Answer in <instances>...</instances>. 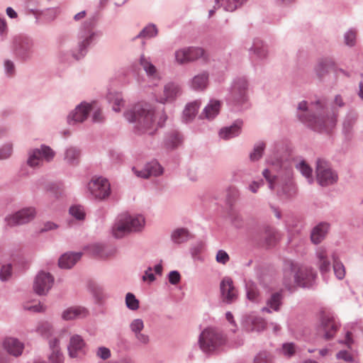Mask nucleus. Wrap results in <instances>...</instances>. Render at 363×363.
<instances>
[{
    "instance_id": "c03bdc74",
    "label": "nucleus",
    "mask_w": 363,
    "mask_h": 363,
    "mask_svg": "<svg viewBox=\"0 0 363 363\" xmlns=\"http://www.w3.org/2000/svg\"><path fill=\"white\" fill-rule=\"evenodd\" d=\"M240 193L235 186H229L226 190V202L228 205L233 206L239 199Z\"/></svg>"
},
{
    "instance_id": "1a4fd4ad",
    "label": "nucleus",
    "mask_w": 363,
    "mask_h": 363,
    "mask_svg": "<svg viewBox=\"0 0 363 363\" xmlns=\"http://www.w3.org/2000/svg\"><path fill=\"white\" fill-rule=\"evenodd\" d=\"M315 174L317 182L321 186L333 185L338 180V175L330 163L321 158L316 160Z\"/></svg>"
},
{
    "instance_id": "338daca9",
    "label": "nucleus",
    "mask_w": 363,
    "mask_h": 363,
    "mask_svg": "<svg viewBox=\"0 0 363 363\" xmlns=\"http://www.w3.org/2000/svg\"><path fill=\"white\" fill-rule=\"evenodd\" d=\"M216 259L217 262L225 264L229 261L230 257L225 250H220L217 252Z\"/></svg>"
},
{
    "instance_id": "b1692460",
    "label": "nucleus",
    "mask_w": 363,
    "mask_h": 363,
    "mask_svg": "<svg viewBox=\"0 0 363 363\" xmlns=\"http://www.w3.org/2000/svg\"><path fill=\"white\" fill-rule=\"evenodd\" d=\"M209 74L203 71L195 75L189 82L190 87L195 91H203L208 84Z\"/></svg>"
},
{
    "instance_id": "423d86ee",
    "label": "nucleus",
    "mask_w": 363,
    "mask_h": 363,
    "mask_svg": "<svg viewBox=\"0 0 363 363\" xmlns=\"http://www.w3.org/2000/svg\"><path fill=\"white\" fill-rule=\"evenodd\" d=\"M145 224V220L142 215L122 213L113 226V235L116 238H121L128 233L141 231Z\"/></svg>"
},
{
    "instance_id": "69168bd1",
    "label": "nucleus",
    "mask_w": 363,
    "mask_h": 363,
    "mask_svg": "<svg viewBox=\"0 0 363 363\" xmlns=\"http://www.w3.org/2000/svg\"><path fill=\"white\" fill-rule=\"evenodd\" d=\"M26 9L28 11V13L33 14L36 21H38L40 18H41V11L38 10L34 6H30V1H25V5H24Z\"/></svg>"
},
{
    "instance_id": "72a5a7b5",
    "label": "nucleus",
    "mask_w": 363,
    "mask_h": 363,
    "mask_svg": "<svg viewBox=\"0 0 363 363\" xmlns=\"http://www.w3.org/2000/svg\"><path fill=\"white\" fill-rule=\"evenodd\" d=\"M81 157V150L74 146L66 148L65 151L64 160L70 165H76L79 163Z\"/></svg>"
},
{
    "instance_id": "39448f33",
    "label": "nucleus",
    "mask_w": 363,
    "mask_h": 363,
    "mask_svg": "<svg viewBox=\"0 0 363 363\" xmlns=\"http://www.w3.org/2000/svg\"><path fill=\"white\" fill-rule=\"evenodd\" d=\"M96 18L93 16L88 18L82 24L77 34V46L72 51V55L76 60H79L85 56L89 48L101 35V32L95 30Z\"/></svg>"
},
{
    "instance_id": "9b49d317",
    "label": "nucleus",
    "mask_w": 363,
    "mask_h": 363,
    "mask_svg": "<svg viewBox=\"0 0 363 363\" xmlns=\"http://www.w3.org/2000/svg\"><path fill=\"white\" fill-rule=\"evenodd\" d=\"M88 189L92 196L97 200H104L111 194V184L102 177H94L88 184Z\"/></svg>"
},
{
    "instance_id": "bf43d9fd",
    "label": "nucleus",
    "mask_w": 363,
    "mask_h": 363,
    "mask_svg": "<svg viewBox=\"0 0 363 363\" xmlns=\"http://www.w3.org/2000/svg\"><path fill=\"white\" fill-rule=\"evenodd\" d=\"M282 354L289 358L291 357L296 352V346L293 342H286L282 345L281 347Z\"/></svg>"
},
{
    "instance_id": "6ab92c4d",
    "label": "nucleus",
    "mask_w": 363,
    "mask_h": 363,
    "mask_svg": "<svg viewBox=\"0 0 363 363\" xmlns=\"http://www.w3.org/2000/svg\"><path fill=\"white\" fill-rule=\"evenodd\" d=\"M182 94L181 86L174 82H169L164 86L163 94L158 101L161 104L173 102Z\"/></svg>"
},
{
    "instance_id": "052dcab7",
    "label": "nucleus",
    "mask_w": 363,
    "mask_h": 363,
    "mask_svg": "<svg viewBox=\"0 0 363 363\" xmlns=\"http://www.w3.org/2000/svg\"><path fill=\"white\" fill-rule=\"evenodd\" d=\"M144 328L143 320L140 318H136L131 321L130 323V329L134 335L142 332Z\"/></svg>"
},
{
    "instance_id": "f03ea898",
    "label": "nucleus",
    "mask_w": 363,
    "mask_h": 363,
    "mask_svg": "<svg viewBox=\"0 0 363 363\" xmlns=\"http://www.w3.org/2000/svg\"><path fill=\"white\" fill-rule=\"evenodd\" d=\"M125 118L134 124L138 134H154L164 126L167 116L164 110H157L147 103L138 104L124 113Z\"/></svg>"
},
{
    "instance_id": "de8ad7c7",
    "label": "nucleus",
    "mask_w": 363,
    "mask_h": 363,
    "mask_svg": "<svg viewBox=\"0 0 363 363\" xmlns=\"http://www.w3.org/2000/svg\"><path fill=\"white\" fill-rule=\"evenodd\" d=\"M158 30L155 24H149L145 26L137 35V38H150L157 35Z\"/></svg>"
},
{
    "instance_id": "dca6fc26",
    "label": "nucleus",
    "mask_w": 363,
    "mask_h": 363,
    "mask_svg": "<svg viewBox=\"0 0 363 363\" xmlns=\"http://www.w3.org/2000/svg\"><path fill=\"white\" fill-rule=\"evenodd\" d=\"M132 171L138 178L148 179L150 177L160 176L162 174L163 169L157 161H152L140 168L133 167Z\"/></svg>"
},
{
    "instance_id": "c85d7f7f",
    "label": "nucleus",
    "mask_w": 363,
    "mask_h": 363,
    "mask_svg": "<svg viewBox=\"0 0 363 363\" xmlns=\"http://www.w3.org/2000/svg\"><path fill=\"white\" fill-rule=\"evenodd\" d=\"M330 228V225L328 223H320L315 226L311 233V242L318 245L322 242L325 238Z\"/></svg>"
},
{
    "instance_id": "37998d69",
    "label": "nucleus",
    "mask_w": 363,
    "mask_h": 363,
    "mask_svg": "<svg viewBox=\"0 0 363 363\" xmlns=\"http://www.w3.org/2000/svg\"><path fill=\"white\" fill-rule=\"evenodd\" d=\"M35 331L41 336L48 338L52 333V326L48 321H41L38 323Z\"/></svg>"
},
{
    "instance_id": "9d476101",
    "label": "nucleus",
    "mask_w": 363,
    "mask_h": 363,
    "mask_svg": "<svg viewBox=\"0 0 363 363\" xmlns=\"http://www.w3.org/2000/svg\"><path fill=\"white\" fill-rule=\"evenodd\" d=\"M55 155V152L50 147L41 145L39 148L30 149L28 152L27 164L32 168L43 166V162H51Z\"/></svg>"
},
{
    "instance_id": "6e6552de",
    "label": "nucleus",
    "mask_w": 363,
    "mask_h": 363,
    "mask_svg": "<svg viewBox=\"0 0 363 363\" xmlns=\"http://www.w3.org/2000/svg\"><path fill=\"white\" fill-rule=\"evenodd\" d=\"M249 83L245 77H235L229 90L226 99L228 104L232 108L239 110L247 100Z\"/></svg>"
},
{
    "instance_id": "0eeeda50",
    "label": "nucleus",
    "mask_w": 363,
    "mask_h": 363,
    "mask_svg": "<svg viewBox=\"0 0 363 363\" xmlns=\"http://www.w3.org/2000/svg\"><path fill=\"white\" fill-rule=\"evenodd\" d=\"M225 335L213 328L204 329L199 337L198 343L200 349L206 354L219 350L226 344Z\"/></svg>"
},
{
    "instance_id": "aec40b11",
    "label": "nucleus",
    "mask_w": 363,
    "mask_h": 363,
    "mask_svg": "<svg viewBox=\"0 0 363 363\" xmlns=\"http://www.w3.org/2000/svg\"><path fill=\"white\" fill-rule=\"evenodd\" d=\"M69 355L71 358L79 357L85 354V342L79 335H74L70 337L67 347Z\"/></svg>"
},
{
    "instance_id": "8fccbe9b",
    "label": "nucleus",
    "mask_w": 363,
    "mask_h": 363,
    "mask_svg": "<svg viewBox=\"0 0 363 363\" xmlns=\"http://www.w3.org/2000/svg\"><path fill=\"white\" fill-rule=\"evenodd\" d=\"M13 145L12 143L8 142L0 147V160H7L11 157L13 153Z\"/></svg>"
},
{
    "instance_id": "a878e982",
    "label": "nucleus",
    "mask_w": 363,
    "mask_h": 363,
    "mask_svg": "<svg viewBox=\"0 0 363 363\" xmlns=\"http://www.w3.org/2000/svg\"><path fill=\"white\" fill-rule=\"evenodd\" d=\"M140 64L143 68L150 79L159 82L160 77L156 67L151 62L149 57L142 55L140 58Z\"/></svg>"
},
{
    "instance_id": "a211bd4d",
    "label": "nucleus",
    "mask_w": 363,
    "mask_h": 363,
    "mask_svg": "<svg viewBox=\"0 0 363 363\" xmlns=\"http://www.w3.org/2000/svg\"><path fill=\"white\" fill-rule=\"evenodd\" d=\"M320 330L323 331V337L328 340L335 336L336 332L340 328L339 323L333 317L323 315L320 320Z\"/></svg>"
},
{
    "instance_id": "412c9836",
    "label": "nucleus",
    "mask_w": 363,
    "mask_h": 363,
    "mask_svg": "<svg viewBox=\"0 0 363 363\" xmlns=\"http://www.w3.org/2000/svg\"><path fill=\"white\" fill-rule=\"evenodd\" d=\"M89 313L88 309L84 306H72L62 311L61 318L64 320H72L74 319L84 318Z\"/></svg>"
},
{
    "instance_id": "58836bf2",
    "label": "nucleus",
    "mask_w": 363,
    "mask_h": 363,
    "mask_svg": "<svg viewBox=\"0 0 363 363\" xmlns=\"http://www.w3.org/2000/svg\"><path fill=\"white\" fill-rule=\"evenodd\" d=\"M357 119V115L354 113L350 112L346 115L342 123V132L346 136L351 133Z\"/></svg>"
},
{
    "instance_id": "4be33fe9",
    "label": "nucleus",
    "mask_w": 363,
    "mask_h": 363,
    "mask_svg": "<svg viewBox=\"0 0 363 363\" xmlns=\"http://www.w3.org/2000/svg\"><path fill=\"white\" fill-rule=\"evenodd\" d=\"M243 324L246 330L249 331L261 332L266 328L265 320L262 318L253 314L246 316Z\"/></svg>"
},
{
    "instance_id": "603ef678",
    "label": "nucleus",
    "mask_w": 363,
    "mask_h": 363,
    "mask_svg": "<svg viewBox=\"0 0 363 363\" xmlns=\"http://www.w3.org/2000/svg\"><path fill=\"white\" fill-rule=\"evenodd\" d=\"M175 62L180 65L189 63L187 50L186 48L179 49L174 52Z\"/></svg>"
},
{
    "instance_id": "f704fd0d",
    "label": "nucleus",
    "mask_w": 363,
    "mask_h": 363,
    "mask_svg": "<svg viewBox=\"0 0 363 363\" xmlns=\"http://www.w3.org/2000/svg\"><path fill=\"white\" fill-rule=\"evenodd\" d=\"M333 62L330 59H322L315 65L314 70L318 77L322 79L329 72V69L333 66Z\"/></svg>"
},
{
    "instance_id": "f3484780",
    "label": "nucleus",
    "mask_w": 363,
    "mask_h": 363,
    "mask_svg": "<svg viewBox=\"0 0 363 363\" xmlns=\"http://www.w3.org/2000/svg\"><path fill=\"white\" fill-rule=\"evenodd\" d=\"M91 104L82 102L68 115L67 122L69 125L84 122L91 113Z\"/></svg>"
},
{
    "instance_id": "f8f14e48",
    "label": "nucleus",
    "mask_w": 363,
    "mask_h": 363,
    "mask_svg": "<svg viewBox=\"0 0 363 363\" xmlns=\"http://www.w3.org/2000/svg\"><path fill=\"white\" fill-rule=\"evenodd\" d=\"M220 299L225 304H232L238 298V291L230 277H224L219 285Z\"/></svg>"
},
{
    "instance_id": "e2e57ef3",
    "label": "nucleus",
    "mask_w": 363,
    "mask_h": 363,
    "mask_svg": "<svg viewBox=\"0 0 363 363\" xmlns=\"http://www.w3.org/2000/svg\"><path fill=\"white\" fill-rule=\"evenodd\" d=\"M356 30L350 29L344 35L345 43L348 46H353L355 44L356 40Z\"/></svg>"
},
{
    "instance_id": "4c0bfd02",
    "label": "nucleus",
    "mask_w": 363,
    "mask_h": 363,
    "mask_svg": "<svg viewBox=\"0 0 363 363\" xmlns=\"http://www.w3.org/2000/svg\"><path fill=\"white\" fill-rule=\"evenodd\" d=\"M106 98L108 103L113 105L112 109L116 112H119L121 107L124 106V101L121 93L109 91Z\"/></svg>"
},
{
    "instance_id": "4468645a",
    "label": "nucleus",
    "mask_w": 363,
    "mask_h": 363,
    "mask_svg": "<svg viewBox=\"0 0 363 363\" xmlns=\"http://www.w3.org/2000/svg\"><path fill=\"white\" fill-rule=\"evenodd\" d=\"M53 276L45 271H40L33 281V290L39 296H45L48 294L54 284Z\"/></svg>"
},
{
    "instance_id": "09e8293b",
    "label": "nucleus",
    "mask_w": 363,
    "mask_h": 363,
    "mask_svg": "<svg viewBox=\"0 0 363 363\" xmlns=\"http://www.w3.org/2000/svg\"><path fill=\"white\" fill-rule=\"evenodd\" d=\"M59 13L58 8H48L41 11V18L48 22L54 21Z\"/></svg>"
},
{
    "instance_id": "13d9d810",
    "label": "nucleus",
    "mask_w": 363,
    "mask_h": 363,
    "mask_svg": "<svg viewBox=\"0 0 363 363\" xmlns=\"http://www.w3.org/2000/svg\"><path fill=\"white\" fill-rule=\"evenodd\" d=\"M247 298L253 302H257L259 301L258 290L253 284L247 285Z\"/></svg>"
},
{
    "instance_id": "680f3d73",
    "label": "nucleus",
    "mask_w": 363,
    "mask_h": 363,
    "mask_svg": "<svg viewBox=\"0 0 363 363\" xmlns=\"http://www.w3.org/2000/svg\"><path fill=\"white\" fill-rule=\"evenodd\" d=\"M12 274V266L11 264L3 265L0 270V279L2 281L9 280Z\"/></svg>"
},
{
    "instance_id": "4d7b16f0",
    "label": "nucleus",
    "mask_w": 363,
    "mask_h": 363,
    "mask_svg": "<svg viewBox=\"0 0 363 363\" xmlns=\"http://www.w3.org/2000/svg\"><path fill=\"white\" fill-rule=\"evenodd\" d=\"M247 0H225L223 4V9L226 11H233L238 6H241L244 2Z\"/></svg>"
},
{
    "instance_id": "cd10ccee",
    "label": "nucleus",
    "mask_w": 363,
    "mask_h": 363,
    "mask_svg": "<svg viewBox=\"0 0 363 363\" xmlns=\"http://www.w3.org/2000/svg\"><path fill=\"white\" fill-rule=\"evenodd\" d=\"M82 252H66L59 259L58 264L60 268H72L82 257Z\"/></svg>"
},
{
    "instance_id": "ddd939ff",
    "label": "nucleus",
    "mask_w": 363,
    "mask_h": 363,
    "mask_svg": "<svg viewBox=\"0 0 363 363\" xmlns=\"http://www.w3.org/2000/svg\"><path fill=\"white\" fill-rule=\"evenodd\" d=\"M35 214L36 211L34 208H24L15 213L6 216L4 220L6 225L10 227L23 225L31 221L35 218Z\"/></svg>"
},
{
    "instance_id": "ea45409f",
    "label": "nucleus",
    "mask_w": 363,
    "mask_h": 363,
    "mask_svg": "<svg viewBox=\"0 0 363 363\" xmlns=\"http://www.w3.org/2000/svg\"><path fill=\"white\" fill-rule=\"evenodd\" d=\"M189 237V230L183 228L175 229L171 234V239L172 242L176 244H181L187 241Z\"/></svg>"
},
{
    "instance_id": "6e6d98bb",
    "label": "nucleus",
    "mask_w": 363,
    "mask_h": 363,
    "mask_svg": "<svg viewBox=\"0 0 363 363\" xmlns=\"http://www.w3.org/2000/svg\"><path fill=\"white\" fill-rule=\"evenodd\" d=\"M333 270L335 277L342 280L345 276V269L344 264L339 261L335 260L333 263Z\"/></svg>"
},
{
    "instance_id": "5fc2aeb1",
    "label": "nucleus",
    "mask_w": 363,
    "mask_h": 363,
    "mask_svg": "<svg viewBox=\"0 0 363 363\" xmlns=\"http://www.w3.org/2000/svg\"><path fill=\"white\" fill-rule=\"evenodd\" d=\"M91 113H92L91 120L94 123H101L104 121V116L101 109L96 106V103H92Z\"/></svg>"
},
{
    "instance_id": "49530a36",
    "label": "nucleus",
    "mask_w": 363,
    "mask_h": 363,
    "mask_svg": "<svg viewBox=\"0 0 363 363\" xmlns=\"http://www.w3.org/2000/svg\"><path fill=\"white\" fill-rule=\"evenodd\" d=\"M69 214L78 220H83L86 216L84 206L81 205H73L69 209Z\"/></svg>"
},
{
    "instance_id": "a18cd8bd",
    "label": "nucleus",
    "mask_w": 363,
    "mask_h": 363,
    "mask_svg": "<svg viewBox=\"0 0 363 363\" xmlns=\"http://www.w3.org/2000/svg\"><path fill=\"white\" fill-rule=\"evenodd\" d=\"M187 50L189 62H194L202 57L204 55V50L199 47H188Z\"/></svg>"
},
{
    "instance_id": "c756f323",
    "label": "nucleus",
    "mask_w": 363,
    "mask_h": 363,
    "mask_svg": "<svg viewBox=\"0 0 363 363\" xmlns=\"http://www.w3.org/2000/svg\"><path fill=\"white\" fill-rule=\"evenodd\" d=\"M89 250L92 255L101 259H106L111 257L116 252L115 249L109 248L107 246L100 243L91 245L89 247Z\"/></svg>"
},
{
    "instance_id": "774afa93",
    "label": "nucleus",
    "mask_w": 363,
    "mask_h": 363,
    "mask_svg": "<svg viewBox=\"0 0 363 363\" xmlns=\"http://www.w3.org/2000/svg\"><path fill=\"white\" fill-rule=\"evenodd\" d=\"M4 69L6 75L11 77L15 73L14 63L10 60H6L4 63Z\"/></svg>"
},
{
    "instance_id": "3c124183",
    "label": "nucleus",
    "mask_w": 363,
    "mask_h": 363,
    "mask_svg": "<svg viewBox=\"0 0 363 363\" xmlns=\"http://www.w3.org/2000/svg\"><path fill=\"white\" fill-rule=\"evenodd\" d=\"M125 306L131 311H136L139 308V301L133 294L129 292L125 295Z\"/></svg>"
},
{
    "instance_id": "bb28decb",
    "label": "nucleus",
    "mask_w": 363,
    "mask_h": 363,
    "mask_svg": "<svg viewBox=\"0 0 363 363\" xmlns=\"http://www.w3.org/2000/svg\"><path fill=\"white\" fill-rule=\"evenodd\" d=\"M4 347L10 354L18 357L23 352V344L16 338L8 337L4 341Z\"/></svg>"
},
{
    "instance_id": "c9c22d12",
    "label": "nucleus",
    "mask_w": 363,
    "mask_h": 363,
    "mask_svg": "<svg viewBox=\"0 0 363 363\" xmlns=\"http://www.w3.org/2000/svg\"><path fill=\"white\" fill-rule=\"evenodd\" d=\"M200 104L201 103L199 101H194L193 102L187 104L183 111V121H185L186 123L191 121L196 115Z\"/></svg>"
},
{
    "instance_id": "5701e85b",
    "label": "nucleus",
    "mask_w": 363,
    "mask_h": 363,
    "mask_svg": "<svg viewBox=\"0 0 363 363\" xmlns=\"http://www.w3.org/2000/svg\"><path fill=\"white\" fill-rule=\"evenodd\" d=\"M283 303V295L281 292L273 293L266 301V306L262 308V312L268 313L272 311H279Z\"/></svg>"
},
{
    "instance_id": "473e14b6",
    "label": "nucleus",
    "mask_w": 363,
    "mask_h": 363,
    "mask_svg": "<svg viewBox=\"0 0 363 363\" xmlns=\"http://www.w3.org/2000/svg\"><path fill=\"white\" fill-rule=\"evenodd\" d=\"M220 106V101L211 99L203 108L202 115L208 120H213L219 113Z\"/></svg>"
},
{
    "instance_id": "2f4dec72",
    "label": "nucleus",
    "mask_w": 363,
    "mask_h": 363,
    "mask_svg": "<svg viewBox=\"0 0 363 363\" xmlns=\"http://www.w3.org/2000/svg\"><path fill=\"white\" fill-rule=\"evenodd\" d=\"M250 54H254L257 60H264L267 58L269 52L266 45L259 39H255L252 47L249 49Z\"/></svg>"
},
{
    "instance_id": "7ed1b4c3",
    "label": "nucleus",
    "mask_w": 363,
    "mask_h": 363,
    "mask_svg": "<svg viewBox=\"0 0 363 363\" xmlns=\"http://www.w3.org/2000/svg\"><path fill=\"white\" fill-rule=\"evenodd\" d=\"M315 277L316 272L313 269L288 261L286 263L283 283L289 291H292L295 285L309 288L313 284Z\"/></svg>"
},
{
    "instance_id": "a19ab883",
    "label": "nucleus",
    "mask_w": 363,
    "mask_h": 363,
    "mask_svg": "<svg viewBox=\"0 0 363 363\" xmlns=\"http://www.w3.org/2000/svg\"><path fill=\"white\" fill-rule=\"evenodd\" d=\"M296 168L307 179L309 184H312L313 182V177L312 174L313 169L304 160L297 163L296 164Z\"/></svg>"
},
{
    "instance_id": "20e7f679",
    "label": "nucleus",
    "mask_w": 363,
    "mask_h": 363,
    "mask_svg": "<svg viewBox=\"0 0 363 363\" xmlns=\"http://www.w3.org/2000/svg\"><path fill=\"white\" fill-rule=\"evenodd\" d=\"M262 175L267 182L269 188L275 190L279 196L291 199L297 195L298 189L294 180L291 168L286 169L279 175H273L268 169H264Z\"/></svg>"
},
{
    "instance_id": "f257e3e1",
    "label": "nucleus",
    "mask_w": 363,
    "mask_h": 363,
    "mask_svg": "<svg viewBox=\"0 0 363 363\" xmlns=\"http://www.w3.org/2000/svg\"><path fill=\"white\" fill-rule=\"evenodd\" d=\"M296 117L300 122L317 132H328L337 121V115L328 112L327 100L318 98L310 103L303 100L297 105Z\"/></svg>"
},
{
    "instance_id": "864d4df0",
    "label": "nucleus",
    "mask_w": 363,
    "mask_h": 363,
    "mask_svg": "<svg viewBox=\"0 0 363 363\" xmlns=\"http://www.w3.org/2000/svg\"><path fill=\"white\" fill-rule=\"evenodd\" d=\"M277 234L275 229L270 226H267L264 230V238L269 245L273 244L277 240Z\"/></svg>"
},
{
    "instance_id": "0e129e2a",
    "label": "nucleus",
    "mask_w": 363,
    "mask_h": 363,
    "mask_svg": "<svg viewBox=\"0 0 363 363\" xmlns=\"http://www.w3.org/2000/svg\"><path fill=\"white\" fill-rule=\"evenodd\" d=\"M254 363H271L269 353L267 351L259 352L254 359Z\"/></svg>"
},
{
    "instance_id": "e433bc0d",
    "label": "nucleus",
    "mask_w": 363,
    "mask_h": 363,
    "mask_svg": "<svg viewBox=\"0 0 363 363\" xmlns=\"http://www.w3.org/2000/svg\"><path fill=\"white\" fill-rule=\"evenodd\" d=\"M182 142V138L177 130H172L167 133L164 138V145L168 148H174Z\"/></svg>"
},
{
    "instance_id": "7c9ffc66",
    "label": "nucleus",
    "mask_w": 363,
    "mask_h": 363,
    "mask_svg": "<svg viewBox=\"0 0 363 363\" xmlns=\"http://www.w3.org/2000/svg\"><path fill=\"white\" fill-rule=\"evenodd\" d=\"M242 122L236 121L233 125L221 128L219 131V136L223 140H230L240 133Z\"/></svg>"
},
{
    "instance_id": "2eb2a0df",
    "label": "nucleus",
    "mask_w": 363,
    "mask_h": 363,
    "mask_svg": "<svg viewBox=\"0 0 363 363\" xmlns=\"http://www.w3.org/2000/svg\"><path fill=\"white\" fill-rule=\"evenodd\" d=\"M14 49L21 59L29 60L34 53V42L28 37H18L14 40Z\"/></svg>"
},
{
    "instance_id": "79ce46f5",
    "label": "nucleus",
    "mask_w": 363,
    "mask_h": 363,
    "mask_svg": "<svg viewBox=\"0 0 363 363\" xmlns=\"http://www.w3.org/2000/svg\"><path fill=\"white\" fill-rule=\"evenodd\" d=\"M265 149L264 142H258L255 144L252 151L250 154V160L252 162H256L260 160L263 155Z\"/></svg>"
},
{
    "instance_id": "393cba45",
    "label": "nucleus",
    "mask_w": 363,
    "mask_h": 363,
    "mask_svg": "<svg viewBox=\"0 0 363 363\" xmlns=\"http://www.w3.org/2000/svg\"><path fill=\"white\" fill-rule=\"evenodd\" d=\"M49 347L51 353L48 357L50 363H63L64 357L60 347V341L57 338L49 340Z\"/></svg>"
}]
</instances>
